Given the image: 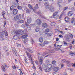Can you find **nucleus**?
Listing matches in <instances>:
<instances>
[{
	"mask_svg": "<svg viewBox=\"0 0 75 75\" xmlns=\"http://www.w3.org/2000/svg\"><path fill=\"white\" fill-rule=\"evenodd\" d=\"M20 23H24V21L23 20H20Z\"/></svg>",
	"mask_w": 75,
	"mask_h": 75,
	"instance_id": "c9c22d12",
	"label": "nucleus"
},
{
	"mask_svg": "<svg viewBox=\"0 0 75 75\" xmlns=\"http://www.w3.org/2000/svg\"><path fill=\"white\" fill-rule=\"evenodd\" d=\"M12 68L13 69H16L17 68V67L15 66H12Z\"/></svg>",
	"mask_w": 75,
	"mask_h": 75,
	"instance_id": "603ef678",
	"label": "nucleus"
},
{
	"mask_svg": "<svg viewBox=\"0 0 75 75\" xmlns=\"http://www.w3.org/2000/svg\"><path fill=\"white\" fill-rule=\"evenodd\" d=\"M13 54H14L15 56H17V55H18V54H17V53L15 52H13Z\"/></svg>",
	"mask_w": 75,
	"mask_h": 75,
	"instance_id": "58836bf2",
	"label": "nucleus"
},
{
	"mask_svg": "<svg viewBox=\"0 0 75 75\" xmlns=\"http://www.w3.org/2000/svg\"><path fill=\"white\" fill-rule=\"evenodd\" d=\"M56 44H57V42H56L55 44H54V46L55 47V50H57V48H56V46H57V45H56Z\"/></svg>",
	"mask_w": 75,
	"mask_h": 75,
	"instance_id": "49530a36",
	"label": "nucleus"
},
{
	"mask_svg": "<svg viewBox=\"0 0 75 75\" xmlns=\"http://www.w3.org/2000/svg\"><path fill=\"white\" fill-rule=\"evenodd\" d=\"M36 23L38 25H40L41 24V20L40 19H38L36 21Z\"/></svg>",
	"mask_w": 75,
	"mask_h": 75,
	"instance_id": "1a4fd4ad",
	"label": "nucleus"
},
{
	"mask_svg": "<svg viewBox=\"0 0 75 75\" xmlns=\"http://www.w3.org/2000/svg\"><path fill=\"white\" fill-rule=\"evenodd\" d=\"M1 68L3 71H4V72H5V71H6V69H5V67H4V66L3 65H2L1 66Z\"/></svg>",
	"mask_w": 75,
	"mask_h": 75,
	"instance_id": "aec40b11",
	"label": "nucleus"
},
{
	"mask_svg": "<svg viewBox=\"0 0 75 75\" xmlns=\"http://www.w3.org/2000/svg\"><path fill=\"white\" fill-rule=\"evenodd\" d=\"M42 68L45 70V71L46 72H50V69H47V67L45 65H43L42 66Z\"/></svg>",
	"mask_w": 75,
	"mask_h": 75,
	"instance_id": "39448f33",
	"label": "nucleus"
},
{
	"mask_svg": "<svg viewBox=\"0 0 75 75\" xmlns=\"http://www.w3.org/2000/svg\"><path fill=\"white\" fill-rule=\"evenodd\" d=\"M18 16H19V15H17L16 16L14 17V20L16 21L18 20H20L21 18H20V17H19Z\"/></svg>",
	"mask_w": 75,
	"mask_h": 75,
	"instance_id": "0eeeda50",
	"label": "nucleus"
},
{
	"mask_svg": "<svg viewBox=\"0 0 75 75\" xmlns=\"http://www.w3.org/2000/svg\"><path fill=\"white\" fill-rule=\"evenodd\" d=\"M48 53H47V52H44L43 53V56H44L46 54H48Z\"/></svg>",
	"mask_w": 75,
	"mask_h": 75,
	"instance_id": "864d4df0",
	"label": "nucleus"
},
{
	"mask_svg": "<svg viewBox=\"0 0 75 75\" xmlns=\"http://www.w3.org/2000/svg\"><path fill=\"white\" fill-rule=\"evenodd\" d=\"M69 37L71 39V40H72L73 39V35L71 34H70Z\"/></svg>",
	"mask_w": 75,
	"mask_h": 75,
	"instance_id": "4c0bfd02",
	"label": "nucleus"
},
{
	"mask_svg": "<svg viewBox=\"0 0 75 75\" xmlns=\"http://www.w3.org/2000/svg\"><path fill=\"white\" fill-rule=\"evenodd\" d=\"M57 4H58V6H59V7H61L62 6L60 4H59V3H57Z\"/></svg>",
	"mask_w": 75,
	"mask_h": 75,
	"instance_id": "680f3d73",
	"label": "nucleus"
},
{
	"mask_svg": "<svg viewBox=\"0 0 75 75\" xmlns=\"http://www.w3.org/2000/svg\"><path fill=\"white\" fill-rule=\"evenodd\" d=\"M17 8L18 10H22V7L20 6H18Z\"/></svg>",
	"mask_w": 75,
	"mask_h": 75,
	"instance_id": "7c9ffc66",
	"label": "nucleus"
},
{
	"mask_svg": "<svg viewBox=\"0 0 75 75\" xmlns=\"http://www.w3.org/2000/svg\"><path fill=\"white\" fill-rule=\"evenodd\" d=\"M35 30L36 32H38V31L40 30V28H39V27H37L35 29Z\"/></svg>",
	"mask_w": 75,
	"mask_h": 75,
	"instance_id": "f3484780",
	"label": "nucleus"
},
{
	"mask_svg": "<svg viewBox=\"0 0 75 75\" xmlns=\"http://www.w3.org/2000/svg\"><path fill=\"white\" fill-rule=\"evenodd\" d=\"M65 62H66V60H65V59H64L62 60V62L63 63H65Z\"/></svg>",
	"mask_w": 75,
	"mask_h": 75,
	"instance_id": "3c124183",
	"label": "nucleus"
},
{
	"mask_svg": "<svg viewBox=\"0 0 75 75\" xmlns=\"http://www.w3.org/2000/svg\"><path fill=\"white\" fill-rule=\"evenodd\" d=\"M64 42V45H67V43H66V42H65V41H64L63 42Z\"/></svg>",
	"mask_w": 75,
	"mask_h": 75,
	"instance_id": "052dcab7",
	"label": "nucleus"
},
{
	"mask_svg": "<svg viewBox=\"0 0 75 75\" xmlns=\"http://www.w3.org/2000/svg\"><path fill=\"white\" fill-rule=\"evenodd\" d=\"M57 1L59 3H61V2L62 1V0H57Z\"/></svg>",
	"mask_w": 75,
	"mask_h": 75,
	"instance_id": "8fccbe9b",
	"label": "nucleus"
},
{
	"mask_svg": "<svg viewBox=\"0 0 75 75\" xmlns=\"http://www.w3.org/2000/svg\"><path fill=\"white\" fill-rule=\"evenodd\" d=\"M65 40L66 41H70L71 40V39L69 37L68 38H67L65 39Z\"/></svg>",
	"mask_w": 75,
	"mask_h": 75,
	"instance_id": "a878e982",
	"label": "nucleus"
},
{
	"mask_svg": "<svg viewBox=\"0 0 75 75\" xmlns=\"http://www.w3.org/2000/svg\"><path fill=\"white\" fill-rule=\"evenodd\" d=\"M31 29V27H28L27 28V30L29 31V30H30Z\"/></svg>",
	"mask_w": 75,
	"mask_h": 75,
	"instance_id": "c03bdc74",
	"label": "nucleus"
},
{
	"mask_svg": "<svg viewBox=\"0 0 75 75\" xmlns=\"http://www.w3.org/2000/svg\"><path fill=\"white\" fill-rule=\"evenodd\" d=\"M4 66L5 67V68H8V66H7V64H5Z\"/></svg>",
	"mask_w": 75,
	"mask_h": 75,
	"instance_id": "0e129e2a",
	"label": "nucleus"
},
{
	"mask_svg": "<svg viewBox=\"0 0 75 75\" xmlns=\"http://www.w3.org/2000/svg\"><path fill=\"white\" fill-rule=\"evenodd\" d=\"M68 8L67 7H64V10H67V9Z\"/></svg>",
	"mask_w": 75,
	"mask_h": 75,
	"instance_id": "69168bd1",
	"label": "nucleus"
},
{
	"mask_svg": "<svg viewBox=\"0 0 75 75\" xmlns=\"http://www.w3.org/2000/svg\"><path fill=\"white\" fill-rule=\"evenodd\" d=\"M39 63L40 65H42V63H43V60H42L41 58H40V59H39Z\"/></svg>",
	"mask_w": 75,
	"mask_h": 75,
	"instance_id": "2eb2a0df",
	"label": "nucleus"
},
{
	"mask_svg": "<svg viewBox=\"0 0 75 75\" xmlns=\"http://www.w3.org/2000/svg\"><path fill=\"white\" fill-rule=\"evenodd\" d=\"M21 27L23 28H25V27H26V26H25V24H22L21 25Z\"/></svg>",
	"mask_w": 75,
	"mask_h": 75,
	"instance_id": "b1692460",
	"label": "nucleus"
},
{
	"mask_svg": "<svg viewBox=\"0 0 75 75\" xmlns=\"http://www.w3.org/2000/svg\"><path fill=\"white\" fill-rule=\"evenodd\" d=\"M47 9V10H48V9H49V10H50V6H46L45 7Z\"/></svg>",
	"mask_w": 75,
	"mask_h": 75,
	"instance_id": "72a5a7b5",
	"label": "nucleus"
},
{
	"mask_svg": "<svg viewBox=\"0 0 75 75\" xmlns=\"http://www.w3.org/2000/svg\"><path fill=\"white\" fill-rule=\"evenodd\" d=\"M39 40L40 42H43V38L42 37L40 38Z\"/></svg>",
	"mask_w": 75,
	"mask_h": 75,
	"instance_id": "393cba45",
	"label": "nucleus"
},
{
	"mask_svg": "<svg viewBox=\"0 0 75 75\" xmlns=\"http://www.w3.org/2000/svg\"><path fill=\"white\" fill-rule=\"evenodd\" d=\"M28 51H29L30 52H31V53H33V50L32 49V48H30L29 49H28Z\"/></svg>",
	"mask_w": 75,
	"mask_h": 75,
	"instance_id": "4be33fe9",
	"label": "nucleus"
},
{
	"mask_svg": "<svg viewBox=\"0 0 75 75\" xmlns=\"http://www.w3.org/2000/svg\"><path fill=\"white\" fill-rule=\"evenodd\" d=\"M35 64H36V65H38V62L37 61V60H36L35 61Z\"/></svg>",
	"mask_w": 75,
	"mask_h": 75,
	"instance_id": "5fc2aeb1",
	"label": "nucleus"
},
{
	"mask_svg": "<svg viewBox=\"0 0 75 75\" xmlns=\"http://www.w3.org/2000/svg\"><path fill=\"white\" fill-rule=\"evenodd\" d=\"M75 21L74 18H72L71 19V23H74V22Z\"/></svg>",
	"mask_w": 75,
	"mask_h": 75,
	"instance_id": "de8ad7c7",
	"label": "nucleus"
},
{
	"mask_svg": "<svg viewBox=\"0 0 75 75\" xmlns=\"http://www.w3.org/2000/svg\"><path fill=\"white\" fill-rule=\"evenodd\" d=\"M49 10H50V12H54V7L53 6H50L49 8Z\"/></svg>",
	"mask_w": 75,
	"mask_h": 75,
	"instance_id": "9b49d317",
	"label": "nucleus"
},
{
	"mask_svg": "<svg viewBox=\"0 0 75 75\" xmlns=\"http://www.w3.org/2000/svg\"><path fill=\"white\" fill-rule=\"evenodd\" d=\"M33 69H35V70L36 69V68L35 67V66L34 65H33Z\"/></svg>",
	"mask_w": 75,
	"mask_h": 75,
	"instance_id": "338daca9",
	"label": "nucleus"
},
{
	"mask_svg": "<svg viewBox=\"0 0 75 75\" xmlns=\"http://www.w3.org/2000/svg\"><path fill=\"white\" fill-rule=\"evenodd\" d=\"M17 24H20V23H20V20H19V21H18L17 22Z\"/></svg>",
	"mask_w": 75,
	"mask_h": 75,
	"instance_id": "e2e57ef3",
	"label": "nucleus"
},
{
	"mask_svg": "<svg viewBox=\"0 0 75 75\" xmlns=\"http://www.w3.org/2000/svg\"><path fill=\"white\" fill-rule=\"evenodd\" d=\"M44 43L45 44H49V42L47 41H45L44 42Z\"/></svg>",
	"mask_w": 75,
	"mask_h": 75,
	"instance_id": "37998d69",
	"label": "nucleus"
},
{
	"mask_svg": "<svg viewBox=\"0 0 75 75\" xmlns=\"http://www.w3.org/2000/svg\"><path fill=\"white\" fill-rule=\"evenodd\" d=\"M25 25H26V27H29L30 26V25H28V23H27V22H25Z\"/></svg>",
	"mask_w": 75,
	"mask_h": 75,
	"instance_id": "a18cd8bd",
	"label": "nucleus"
},
{
	"mask_svg": "<svg viewBox=\"0 0 75 75\" xmlns=\"http://www.w3.org/2000/svg\"><path fill=\"white\" fill-rule=\"evenodd\" d=\"M47 35L48 37H50L52 36V34L51 33H47Z\"/></svg>",
	"mask_w": 75,
	"mask_h": 75,
	"instance_id": "09e8293b",
	"label": "nucleus"
},
{
	"mask_svg": "<svg viewBox=\"0 0 75 75\" xmlns=\"http://www.w3.org/2000/svg\"><path fill=\"white\" fill-rule=\"evenodd\" d=\"M39 15L40 16V17H41L42 18H44V19H46L45 17L43 16V14L41 13H39Z\"/></svg>",
	"mask_w": 75,
	"mask_h": 75,
	"instance_id": "ddd939ff",
	"label": "nucleus"
},
{
	"mask_svg": "<svg viewBox=\"0 0 75 75\" xmlns=\"http://www.w3.org/2000/svg\"><path fill=\"white\" fill-rule=\"evenodd\" d=\"M71 11H75V9L74 8H72L71 9Z\"/></svg>",
	"mask_w": 75,
	"mask_h": 75,
	"instance_id": "13d9d810",
	"label": "nucleus"
},
{
	"mask_svg": "<svg viewBox=\"0 0 75 75\" xmlns=\"http://www.w3.org/2000/svg\"><path fill=\"white\" fill-rule=\"evenodd\" d=\"M4 25H3V27H5V26H6V21H4Z\"/></svg>",
	"mask_w": 75,
	"mask_h": 75,
	"instance_id": "ea45409f",
	"label": "nucleus"
},
{
	"mask_svg": "<svg viewBox=\"0 0 75 75\" xmlns=\"http://www.w3.org/2000/svg\"><path fill=\"white\" fill-rule=\"evenodd\" d=\"M64 19L65 21H66V22H69L70 21V18H68V17H66Z\"/></svg>",
	"mask_w": 75,
	"mask_h": 75,
	"instance_id": "f8f14e48",
	"label": "nucleus"
},
{
	"mask_svg": "<svg viewBox=\"0 0 75 75\" xmlns=\"http://www.w3.org/2000/svg\"><path fill=\"white\" fill-rule=\"evenodd\" d=\"M51 25H52V26H54L55 25V22H51Z\"/></svg>",
	"mask_w": 75,
	"mask_h": 75,
	"instance_id": "bb28decb",
	"label": "nucleus"
},
{
	"mask_svg": "<svg viewBox=\"0 0 75 75\" xmlns=\"http://www.w3.org/2000/svg\"><path fill=\"white\" fill-rule=\"evenodd\" d=\"M50 31V29H46L45 31V34H47V33H48Z\"/></svg>",
	"mask_w": 75,
	"mask_h": 75,
	"instance_id": "a211bd4d",
	"label": "nucleus"
},
{
	"mask_svg": "<svg viewBox=\"0 0 75 75\" xmlns=\"http://www.w3.org/2000/svg\"><path fill=\"white\" fill-rule=\"evenodd\" d=\"M13 38L14 40H16L17 38H18V37L17 36V35H15L13 37Z\"/></svg>",
	"mask_w": 75,
	"mask_h": 75,
	"instance_id": "412c9836",
	"label": "nucleus"
},
{
	"mask_svg": "<svg viewBox=\"0 0 75 75\" xmlns=\"http://www.w3.org/2000/svg\"><path fill=\"white\" fill-rule=\"evenodd\" d=\"M15 33L16 34H18L20 35H22V34H24V30H16L15 31Z\"/></svg>",
	"mask_w": 75,
	"mask_h": 75,
	"instance_id": "7ed1b4c3",
	"label": "nucleus"
},
{
	"mask_svg": "<svg viewBox=\"0 0 75 75\" xmlns=\"http://www.w3.org/2000/svg\"><path fill=\"white\" fill-rule=\"evenodd\" d=\"M18 15H19V16H18V17H20V18H21V17H23V16H24V14H22V15L20 14H18Z\"/></svg>",
	"mask_w": 75,
	"mask_h": 75,
	"instance_id": "5701e85b",
	"label": "nucleus"
},
{
	"mask_svg": "<svg viewBox=\"0 0 75 75\" xmlns=\"http://www.w3.org/2000/svg\"><path fill=\"white\" fill-rule=\"evenodd\" d=\"M26 11L27 13H30V11H29V10H28V9H26Z\"/></svg>",
	"mask_w": 75,
	"mask_h": 75,
	"instance_id": "6e6d98bb",
	"label": "nucleus"
},
{
	"mask_svg": "<svg viewBox=\"0 0 75 75\" xmlns=\"http://www.w3.org/2000/svg\"><path fill=\"white\" fill-rule=\"evenodd\" d=\"M28 6L29 8H30L32 7V6L30 4H29L28 5Z\"/></svg>",
	"mask_w": 75,
	"mask_h": 75,
	"instance_id": "774afa93",
	"label": "nucleus"
},
{
	"mask_svg": "<svg viewBox=\"0 0 75 75\" xmlns=\"http://www.w3.org/2000/svg\"><path fill=\"white\" fill-rule=\"evenodd\" d=\"M13 14H14V15H16L17 14V13H18V11L16 9H14L13 10Z\"/></svg>",
	"mask_w": 75,
	"mask_h": 75,
	"instance_id": "9d476101",
	"label": "nucleus"
},
{
	"mask_svg": "<svg viewBox=\"0 0 75 75\" xmlns=\"http://www.w3.org/2000/svg\"><path fill=\"white\" fill-rule=\"evenodd\" d=\"M47 67H48V68L49 69H51V67H52V65L51 64H47Z\"/></svg>",
	"mask_w": 75,
	"mask_h": 75,
	"instance_id": "6ab92c4d",
	"label": "nucleus"
},
{
	"mask_svg": "<svg viewBox=\"0 0 75 75\" xmlns=\"http://www.w3.org/2000/svg\"><path fill=\"white\" fill-rule=\"evenodd\" d=\"M74 53H72V52H71L70 53H69V55H74Z\"/></svg>",
	"mask_w": 75,
	"mask_h": 75,
	"instance_id": "bf43d9fd",
	"label": "nucleus"
},
{
	"mask_svg": "<svg viewBox=\"0 0 75 75\" xmlns=\"http://www.w3.org/2000/svg\"><path fill=\"white\" fill-rule=\"evenodd\" d=\"M49 2H46L45 3V6H49Z\"/></svg>",
	"mask_w": 75,
	"mask_h": 75,
	"instance_id": "c85d7f7f",
	"label": "nucleus"
},
{
	"mask_svg": "<svg viewBox=\"0 0 75 75\" xmlns=\"http://www.w3.org/2000/svg\"><path fill=\"white\" fill-rule=\"evenodd\" d=\"M39 68L40 70L41 71H42V68H41V66H39Z\"/></svg>",
	"mask_w": 75,
	"mask_h": 75,
	"instance_id": "79ce46f5",
	"label": "nucleus"
},
{
	"mask_svg": "<svg viewBox=\"0 0 75 75\" xmlns=\"http://www.w3.org/2000/svg\"><path fill=\"white\" fill-rule=\"evenodd\" d=\"M5 35V37L8 36V33L7 32L6 30L0 33V39L1 41H2L5 40V38H4V35Z\"/></svg>",
	"mask_w": 75,
	"mask_h": 75,
	"instance_id": "f257e3e1",
	"label": "nucleus"
},
{
	"mask_svg": "<svg viewBox=\"0 0 75 75\" xmlns=\"http://www.w3.org/2000/svg\"><path fill=\"white\" fill-rule=\"evenodd\" d=\"M53 16L54 18H57V12L54 13Z\"/></svg>",
	"mask_w": 75,
	"mask_h": 75,
	"instance_id": "dca6fc26",
	"label": "nucleus"
},
{
	"mask_svg": "<svg viewBox=\"0 0 75 75\" xmlns=\"http://www.w3.org/2000/svg\"><path fill=\"white\" fill-rule=\"evenodd\" d=\"M52 64L54 65L53 67V69H54V71L55 72H57V66L55 64L56 63V61L55 60H53L52 62Z\"/></svg>",
	"mask_w": 75,
	"mask_h": 75,
	"instance_id": "20e7f679",
	"label": "nucleus"
},
{
	"mask_svg": "<svg viewBox=\"0 0 75 75\" xmlns=\"http://www.w3.org/2000/svg\"><path fill=\"white\" fill-rule=\"evenodd\" d=\"M21 46V44H18L17 45V46L18 48H20Z\"/></svg>",
	"mask_w": 75,
	"mask_h": 75,
	"instance_id": "473e14b6",
	"label": "nucleus"
},
{
	"mask_svg": "<svg viewBox=\"0 0 75 75\" xmlns=\"http://www.w3.org/2000/svg\"><path fill=\"white\" fill-rule=\"evenodd\" d=\"M27 37H28V35H27V34H25L21 37V38H23L25 39V40L23 43L25 45L26 44V42H27V41H28V38H27Z\"/></svg>",
	"mask_w": 75,
	"mask_h": 75,
	"instance_id": "f03ea898",
	"label": "nucleus"
},
{
	"mask_svg": "<svg viewBox=\"0 0 75 75\" xmlns=\"http://www.w3.org/2000/svg\"><path fill=\"white\" fill-rule=\"evenodd\" d=\"M24 60L25 62L26 63V64H27V59L26 57L25 58Z\"/></svg>",
	"mask_w": 75,
	"mask_h": 75,
	"instance_id": "a19ab883",
	"label": "nucleus"
},
{
	"mask_svg": "<svg viewBox=\"0 0 75 75\" xmlns=\"http://www.w3.org/2000/svg\"><path fill=\"white\" fill-rule=\"evenodd\" d=\"M19 4L18 3H17V4H15V5L14 7H17L18 6H19Z\"/></svg>",
	"mask_w": 75,
	"mask_h": 75,
	"instance_id": "2f4dec72",
	"label": "nucleus"
},
{
	"mask_svg": "<svg viewBox=\"0 0 75 75\" xmlns=\"http://www.w3.org/2000/svg\"><path fill=\"white\" fill-rule=\"evenodd\" d=\"M67 62L68 63H67V65L68 67H70L72 65L73 67H75V63H74V64H73V63H69L70 62L69 61H68Z\"/></svg>",
	"mask_w": 75,
	"mask_h": 75,
	"instance_id": "423d86ee",
	"label": "nucleus"
},
{
	"mask_svg": "<svg viewBox=\"0 0 75 75\" xmlns=\"http://www.w3.org/2000/svg\"><path fill=\"white\" fill-rule=\"evenodd\" d=\"M10 8V10H14V7L13 6H11Z\"/></svg>",
	"mask_w": 75,
	"mask_h": 75,
	"instance_id": "e433bc0d",
	"label": "nucleus"
},
{
	"mask_svg": "<svg viewBox=\"0 0 75 75\" xmlns=\"http://www.w3.org/2000/svg\"><path fill=\"white\" fill-rule=\"evenodd\" d=\"M42 26L44 28H47L48 27V25L47 23H44L42 24Z\"/></svg>",
	"mask_w": 75,
	"mask_h": 75,
	"instance_id": "4468645a",
	"label": "nucleus"
},
{
	"mask_svg": "<svg viewBox=\"0 0 75 75\" xmlns=\"http://www.w3.org/2000/svg\"><path fill=\"white\" fill-rule=\"evenodd\" d=\"M71 13V11H69L68 14V15L69 16H72V13Z\"/></svg>",
	"mask_w": 75,
	"mask_h": 75,
	"instance_id": "cd10ccee",
	"label": "nucleus"
},
{
	"mask_svg": "<svg viewBox=\"0 0 75 75\" xmlns=\"http://www.w3.org/2000/svg\"><path fill=\"white\" fill-rule=\"evenodd\" d=\"M6 14V12L4 11H3L2 14L3 16H4L5 14Z\"/></svg>",
	"mask_w": 75,
	"mask_h": 75,
	"instance_id": "f704fd0d",
	"label": "nucleus"
},
{
	"mask_svg": "<svg viewBox=\"0 0 75 75\" xmlns=\"http://www.w3.org/2000/svg\"><path fill=\"white\" fill-rule=\"evenodd\" d=\"M38 8H39V7H38V4L36 5V6L34 7L35 9H38Z\"/></svg>",
	"mask_w": 75,
	"mask_h": 75,
	"instance_id": "c756f323",
	"label": "nucleus"
},
{
	"mask_svg": "<svg viewBox=\"0 0 75 75\" xmlns=\"http://www.w3.org/2000/svg\"><path fill=\"white\" fill-rule=\"evenodd\" d=\"M57 47V48L59 49V48H61V46H59V45H58Z\"/></svg>",
	"mask_w": 75,
	"mask_h": 75,
	"instance_id": "4d7b16f0",
	"label": "nucleus"
},
{
	"mask_svg": "<svg viewBox=\"0 0 75 75\" xmlns=\"http://www.w3.org/2000/svg\"><path fill=\"white\" fill-rule=\"evenodd\" d=\"M32 20L31 19V17H28L27 21L28 24H30V23H31Z\"/></svg>",
	"mask_w": 75,
	"mask_h": 75,
	"instance_id": "6e6552de",
	"label": "nucleus"
}]
</instances>
